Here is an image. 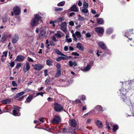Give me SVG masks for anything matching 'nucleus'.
Masks as SVG:
<instances>
[{
	"label": "nucleus",
	"mask_w": 134,
	"mask_h": 134,
	"mask_svg": "<svg viewBox=\"0 0 134 134\" xmlns=\"http://www.w3.org/2000/svg\"><path fill=\"white\" fill-rule=\"evenodd\" d=\"M61 71L57 70L56 73L55 75V77L56 78L59 77L61 75Z\"/></svg>",
	"instance_id": "29"
},
{
	"label": "nucleus",
	"mask_w": 134,
	"mask_h": 134,
	"mask_svg": "<svg viewBox=\"0 0 134 134\" xmlns=\"http://www.w3.org/2000/svg\"><path fill=\"white\" fill-rule=\"evenodd\" d=\"M82 12L85 13H87L88 12V10L87 8H84L82 9Z\"/></svg>",
	"instance_id": "42"
},
{
	"label": "nucleus",
	"mask_w": 134,
	"mask_h": 134,
	"mask_svg": "<svg viewBox=\"0 0 134 134\" xmlns=\"http://www.w3.org/2000/svg\"><path fill=\"white\" fill-rule=\"evenodd\" d=\"M96 124L97 126L99 128H102L103 126L102 122L99 120L97 121Z\"/></svg>",
	"instance_id": "23"
},
{
	"label": "nucleus",
	"mask_w": 134,
	"mask_h": 134,
	"mask_svg": "<svg viewBox=\"0 0 134 134\" xmlns=\"http://www.w3.org/2000/svg\"><path fill=\"white\" fill-rule=\"evenodd\" d=\"M88 6V3L84 2L83 3V7L84 8H87Z\"/></svg>",
	"instance_id": "39"
},
{
	"label": "nucleus",
	"mask_w": 134,
	"mask_h": 134,
	"mask_svg": "<svg viewBox=\"0 0 134 134\" xmlns=\"http://www.w3.org/2000/svg\"><path fill=\"white\" fill-rule=\"evenodd\" d=\"M3 22L4 23L6 22L8 20V17L6 16H3L2 17Z\"/></svg>",
	"instance_id": "31"
},
{
	"label": "nucleus",
	"mask_w": 134,
	"mask_h": 134,
	"mask_svg": "<svg viewBox=\"0 0 134 134\" xmlns=\"http://www.w3.org/2000/svg\"><path fill=\"white\" fill-rule=\"evenodd\" d=\"M71 11H73L78 12L79 11V8L77 7L76 5L75 4L72 5L70 8Z\"/></svg>",
	"instance_id": "15"
},
{
	"label": "nucleus",
	"mask_w": 134,
	"mask_h": 134,
	"mask_svg": "<svg viewBox=\"0 0 134 134\" xmlns=\"http://www.w3.org/2000/svg\"><path fill=\"white\" fill-rule=\"evenodd\" d=\"M54 109L55 111L57 112H60L64 110L65 111H66L63 109V106L57 102H55L54 104Z\"/></svg>",
	"instance_id": "2"
},
{
	"label": "nucleus",
	"mask_w": 134,
	"mask_h": 134,
	"mask_svg": "<svg viewBox=\"0 0 134 134\" xmlns=\"http://www.w3.org/2000/svg\"><path fill=\"white\" fill-rule=\"evenodd\" d=\"M67 59L68 58H67L63 56H60L57 58L56 59V60L57 61L59 62L62 60H67Z\"/></svg>",
	"instance_id": "24"
},
{
	"label": "nucleus",
	"mask_w": 134,
	"mask_h": 134,
	"mask_svg": "<svg viewBox=\"0 0 134 134\" xmlns=\"http://www.w3.org/2000/svg\"><path fill=\"white\" fill-rule=\"evenodd\" d=\"M50 78L49 77H48L46 80L45 81V83L46 84H48L51 81L49 80V79Z\"/></svg>",
	"instance_id": "46"
},
{
	"label": "nucleus",
	"mask_w": 134,
	"mask_h": 134,
	"mask_svg": "<svg viewBox=\"0 0 134 134\" xmlns=\"http://www.w3.org/2000/svg\"><path fill=\"white\" fill-rule=\"evenodd\" d=\"M25 58L22 55H19L17 56L15 61H18L19 62H23Z\"/></svg>",
	"instance_id": "12"
},
{
	"label": "nucleus",
	"mask_w": 134,
	"mask_h": 134,
	"mask_svg": "<svg viewBox=\"0 0 134 134\" xmlns=\"http://www.w3.org/2000/svg\"><path fill=\"white\" fill-rule=\"evenodd\" d=\"M34 69L37 71H40L43 67V66L40 64H36L35 65H32Z\"/></svg>",
	"instance_id": "8"
},
{
	"label": "nucleus",
	"mask_w": 134,
	"mask_h": 134,
	"mask_svg": "<svg viewBox=\"0 0 134 134\" xmlns=\"http://www.w3.org/2000/svg\"><path fill=\"white\" fill-rule=\"evenodd\" d=\"M72 55L78 56H79V54L77 52H72Z\"/></svg>",
	"instance_id": "54"
},
{
	"label": "nucleus",
	"mask_w": 134,
	"mask_h": 134,
	"mask_svg": "<svg viewBox=\"0 0 134 134\" xmlns=\"http://www.w3.org/2000/svg\"><path fill=\"white\" fill-rule=\"evenodd\" d=\"M121 98L126 104L129 106L132 105L131 101L128 97H126L125 95H122Z\"/></svg>",
	"instance_id": "4"
},
{
	"label": "nucleus",
	"mask_w": 134,
	"mask_h": 134,
	"mask_svg": "<svg viewBox=\"0 0 134 134\" xmlns=\"http://www.w3.org/2000/svg\"><path fill=\"white\" fill-rule=\"evenodd\" d=\"M19 39L18 36L17 34H15L13 36L12 39V41L13 44L17 42Z\"/></svg>",
	"instance_id": "14"
},
{
	"label": "nucleus",
	"mask_w": 134,
	"mask_h": 134,
	"mask_svg": "<svg viewBox=\"0 0 134 134\" xmlns=\"http://www.w3.org/2000/svg\"><path fill=\"white\" fill-rule=\"evenodd\" d=\"M28 60L29 62H34V60L31 58H30V57H28Z\"/></svg>",
	"instance_id": "62"
},
{
	"label": "nucleus",
	"mask_w": 134,
	"mask_h": 134,
	"mask_svg": "<svg viewBox=\"0 0 134 134\" xmlns=\"http://www.w3.org/2000/svg\"><path fill=\"white\" fill-rule=\"evenodd\" d=\"M68 49V47L66 46L64 47V50L65 51H67Z\"/></svg>",
	"instance_id": "64"
},
{
	"label": "nucleus",
	"mask_w": 134,
	"mask_h": 134,
	"mask_svg": "<svg viewBox=\"0 0 134 134\" xmlns=\"http://www.w3.org/2000/svg\"><path fill=\"white\" fill-rule=\"evenodd\" d=\"M66 22H62L61 25V29L64 32L66 31Z\"/></svg>",
	"instance_id": "13"
},
{
	"label": "nucleus",
	"mask_w": 134,
	"mask_h": 134,
	"mask_svg": "<svg viewBox=\"0 0 134 134\" xmlns=\"http://www.w3.org/2000/svg\"><path fill=\"white\" fill-rule=\"evenodd\" d=\"M65 3L64 1L61 2L58 4L57 5L59 7L63 6L65 4Z\"/></svg>",
	"instance_id": "34"
},
{
	"label": "nucleus",
	"mask_w": 134,
	"mask_h": 134,
	"mask_svg": "<svg viewBox=\"0 0 134 134\" xmlns=\"http://www.w3.org/2000/svg\"><path fill=\"white\" fill-rule=\"evenodd\" d=\"M70 124L72 126L74 127L76 125V122L75 119H72L70 120Z\"/></svg>",
	"instance_id": "21"
},
{
	"label": "nucleus",
	"mask_w": 134,
	"mask_h": 134,
	"mask_svg": "<svg viewBox=\"0 0 134 134\" xmlns=\"http://www.w3.org/2000/svg\"><path fill=\"white\" fill-rule=\"evenodd\" d=\"M98 44L99 47L101 49L104 50H106L107 49V46L103 42H98Z\"/></svg>",
	"instance_id": "10"
},
{
	"label": "nucleus",
	"mask_w": 134,
	"mask_h": 134,
	"mask_svg": "<svg viewBox=\"0 0 134 134\" xmlns=\"http://www.w3.org/2000/svg\"><path fill=\"white\" fill-rule=\"evenodd\" d=\"M86 37H90L91 36V35L90 33H87L86 34Z\"/></svg>",
	"instance_id": "59"
},
{
	"label": "nucleus",
	"mask_w": 134,
	"mask_h": 134,
	"mask_svg": "<svg viewBox=\"0 0 134 134\" xmlns=\"http://www.w3.org/2000/svg\"><path fill=\"white\" fill-rule=\"evenodd\" d=\"M13 12L15 15H18L20 13V9L18 6H15L13 8Z\"/></svg>",
	"instance_id": "9"
},
{
	"label": "nucleus",
	"mask_w": 134,
	"mask_h": 134,
	"mask_svg": "<svg viewBox=\"0 0 134 134\" xmlns=\"http://www.w3.org/2000/svg\"><path fill=\"white\" fill-rule=\"evenodd\" d=\"M61 121V117L58 116H55L53 118L51 123L54 124H59Z\"/></svg>",
	"instance_id": "6"
},
{
	"label": "nucleus",
	"mask_w": 134,
	"mask_h": 134,
	"mask_svg": "<svg viewBox=\"0 0 134 134\" xmlns=\"http://www.w3.org/2000/svg\"><path fill=\"white\" fill-rule=\"evenodd\" d=\"M75 103L77 104L80 105V103H81V100L79 99H76L74 101Z\"/></svg>",
	"instance_id": "32"
},
{
	"label": "nucleus",
	"mask_w": 134,
	"mask_h": 134,
	"mask_svg": "<svg viewBox=\"0 0 134 134\" xmlns=\"http://www.w3.org/2000/svg\"><path fill=\"white\" fill-rule=\"evenodd\" d=\"M33 98V97L32 95H29L27 98L26 99V100L25 101V103H26L27 102L28 103L30 102L32 99Z\"/></svg>",
	"instance_id": "25"
},
{
	"label": "nucleus",
	"mask_w": 134,
	"mask_h": 134,
	"mask_svg": "<svg viewBox=\"0 0 134 134\" xmlns=\"http://www.w3.org/2000/svg\"><path fill=\"white\" fill-rule=\"evenodd\" d=\"M55 35L57 38H60L62 36L59 33H56L55 34Z\"/></svg>",
	"instance_id": "48"
},
{
	"label": "nucleus",
	"mask_w": 134,
	"mask_h": 134,
	"mask_svg": "<svg viewBox=\"0 0 134 134\" xmlns=\"http://www.w3.org/2000/svg\"><path fill=\"white\" fill-rule=\"evenodd\" d=\"M119 129L118 126L116 125H114L113 126V130L114 132H116V130Z\"/></svg>",
	"instance_id": "30"
},
{
	"label": "nucleus",
	"mask_w": 134,
	"mask_h": 134,
	"mask_svg": "<svg viewBox=\"0 0 134 134\" xmlns=\"http://www.w3.org/2000/svg\"><path fill=\"white\" fill-rule=\"evenodd\" d=\"M52 39L55 42H57L58 41V39H56V37L55 36H53Z\"/></svg>",
	"instance_id": "63"
},
{
	"label": "nucleus",
	"mask_w": 134,
	"mask_h": 134,
	"mask_svg": "<svg viewBox=\"0 0 134 134\" xmlns=\"http://www.w3.org/2000/svg\"><path fill=\"white\" fill-rule=\"evenodd\" d=\"M91 68L90 65H88L87 66L84 68V69L85 71H87L89 70Z\"/></svg>",
	"instance_id": "33"
},
{
	"label": "nucleus",
	"mask_w": 134,
	"mask_h": 134,
	"mask_svg": "<svg viewBox=\"0 0 134 134\" xmlns=\"http://www.w3.org/2000/svg\"><path fill=\"white\" fill-rule=\"evenodd\" d=\"M44 93L43 92H38L37 93L36 96H38L39 95H41L42 97L43 96V94Z\"/></svg>",
	"instance_id": "50"
},
{
	"label": "nucleus",
	"mask_w": 134,
	"mask_h": 134,
	"mask_svg": "<svg viewBox=\"0 0 134 134\" xmlns=\"http://www.w3.org/2000/svg\"><path fill=\"white\" fill-rule=\"evenodd\" d=\"M26 67L25 68L24 67L23 69L24 71L25 72H26L28 71L30 68L29 63V62H26Z\"/></svg>",
	"instance_id": "19"
},
{
	"label": "nucleus",
	"mask_w": 134,
	"mask_h": 134,
	"mask_svg": "<svg viewBox=\"0 0 134 134\" xmlns=\"http://www.w3.org/2000/svg\"><path fill=\"white\" fill-rule=\"evenodd\" d=\"M106 128L108 130H109L111 129V127L109 126V124L108 123H107L106 124Z\"/></svg>",
	"instance_id": "51"
},
{
	"label": "nucleus",
	"mask_w": 134,
	"mask_h": 134,
	"mask_svg": "<svg viewBox=\"0 0 134 134\" xmlns=\"http://www.w3.org/2000/svg\"><path fill=\"white\" fill-rule=\"evenodd\" d=\"M54 51L56 54L59 55L66 56V55L57 49H54Z\"/></svg>",
	"instance_id": "18"
},
{
	"label": "nucleus",
	"mask_w": 134,
	"mask_h": 134,
	"mask_svg": "<svg viewBox=\"0 0 134 134\" xmlns=\"http://www.w3.org/2000/svg\"><path fill=\"white\" fill-rule=\"evenodd\" d=\"M72 36L73 38H74V40H75L76 42L77 41V39L76 37V36L74 34H73L72 35Z\"/></svg>",
	"instance_id": "49"
},
{
	"label": "nucleus",
	"mask_w": 134,
	"mask_h": 134,
	"mask_svg": "<svg viewBox=\"0 0 134 134\" xmlns=\"http://www.w3.org/2000/svg\"><path fill=\"white\" fill-rule=\"evenodd\" d=\"M20 108L18 107V108H15L12 111L13 115L15 116H20L21 113L19 111L20 110L19 109Z\"/></svg>",
	"instance_id": "7"
},
{
	"label": "nucleus",
	"mask_w": 134,
	"mask_h": 134,
	"mask_svg": "<svg viewBox=\"0 0 134 134\" xmlns=\"http://www.w3.org/2000/svg\"><path fill=\"white\" fill-rule=\"evenodd\" d=\"M69 66L70 67L72 66L73 65V63L71 61H70L69 62Z\"/></svg>",
	"instance_id": "52"
},
{
	"label": "nucleus",
	"mask_w": 134,
	"mask_h": 134,
	"mask_svg": "<svg viewBox=\"0 0 134 134\" xmlns=\"http://www.w3.org/2000/svg\"><path fill=\"white\" fill-rule=\"evenodd\" d=\"M75 34H76V35L78 38H80L81 37V35L80 32L77 31L76 32Z\"/></svg>",
	"instance_id": "38"
},
{
	"label": "nucleus",
	"mask_w": 134,
	"mask_h": 134,
	"mask_svg": "<svg viewBox=\"0 0 134 134\" xmlns=\"http://www.w3.org/2000/svg\"><path fill=\"white\" fill-rule=\"evenodd\" d=\"M22 65V64L21 63H18L17 64V65L15 67V69H19V68Z\"/></svg>",
	"instance_id": "35"
},
{
	"label": "nucleus",
	"mask_w": 134,
	"mask_h": 134,
	"mask_svg": "<svg viewBox=\"0 0 134 134\" xmlns=\"http://www.w3.org/2000/svg\"><path fill=\"white\" fill-rule=\"evenodd\" d=\"M84 19V18L82 17H81L78 18L79 20L81 21H83Z\"/></svg>",
	"instance_id": "60"
},
{
	"label": "nucleus",
	"mask_w": 134,
	"mask_h": 134,
	"mask_svg": "<svg viewBox=\"0 0 134 134\" xmlns=\"http://www.w3.org/2000/svg\"><path fill=\"white\" fill-rule=\"evenodd\" d=\"M44 76H47L48 75V74L47 70L46 69L44 70Z\"/></svg>",
	"instance_id": "53"
},
{
	"label": "nucleus",
	"mask_w": 134,
	"mask_h": 134,
	"mask_svg": "<svg viewBox=\"0 0 134 134\" xmlns=\"http://www.w3.org/2000/svg\"><path fill=\"white\" fill-rule=\"evenodd\" d=\"M77 48L81 51H83L84 50L83 47L81 44L80 43H78L76 46Z\"/></svg>",
	"instance_id": "22"
},
{
	"label": "nucleus",
	"mask_w": 134,
	"mask_h": 134,
	"mask_svg": "<svg viewBox=\"0 0 134 134\" xmlns=\"http://www.w3.org/2000/svg\"><path fill=\"white\" fill-rule=\"evenodd\" d=\"M53 61L51 59H48L46 60V64L49 66H51L52 64Z\"/></svg>",
	"instance_id": "27"
},
{
	"label": "nucleus",
	"mask_w": 134,
	"mask_h": 134,
	"mask_svg": "<svg viewBox=\"0 0 134 134\" xmlns=\"http://www.w3.org/2000/svg\"><path fill=\"white\" fill-rule=\"evenodd\" d=\"M133 29H132L127 30L125 33V36L130 40H132V38L134 36L133 33Z\"/></svg>",
	"instance_id": "3"
},
{
	"label": "nucleus",
	"mask_w": 134,
	"mask_h": 134,
	"mask_svg": "<svg viewBox=\"0 0 134 134\" xmlns=\"http://www.w3.org/2000/svg\"><path fill=\"white\" fill-rule=\"evenodd\" d=\"M121 98L126 104L129 106L132 105L131 101L128 97H126L125 95H122Z\"/></svg>",
	"instance_id": "5"
},
{
	"label": "nucleus",
	"mask_w": 134,
	"mask_h": 134,
	"mask_svg": "<svg viewBox=\"0 0 134 134\" xmlns=\"http://www.w3.org/2000/svg\"><path fill=\"white\" fill-rule=\"evenodd\" d=\"M96 108L98 111H100L102 110V107L100 105H98L96 107Z\"/></svg>",
	"instance_id": "40"
},
{
	"label": "nucleus",
	"mask_w": 134,
	"mask_h": 134,
	"mask_svg": "<svg viewBox=\"0 0 134 134\" xmlns=\"http://www.w3.org/2000/svg\"><path fill=\"white\" fill-rule=\"evenodd\" d=\"M46 32L45 30L42 29L40 31V34L39 35V37L40 38H42L43 37L46 36Z\"/></svg>",
	"instance_id": "11"
},
{
	"label": "nucleus",
	"mask_w": 134,
	"mask_h": 134,
	"mask_svg": "<svg viewBox=\"0 0 134 134\" xmlns=\"http://www.w3.org/2000/svg\"><path fill=\"white\" fill-rule=\"evenodd\" d=\"M11 102V100L9 99H7L3 100L2 101V103L3 104H9Z\"/></svg>",
	"instance_id": "26"
},
{
	"label": "nucleus",
	"mask_w": 134,
	"mask_h": 134,
	"mask_svg": "<svg viewBox=\"0 0 134 134\" xmlns=\"http://www.w3.org/2000/svg\"><path fill=\"white\" fill-rule=\"evenodd\" d=\"M120 94H121V96L122 95H126V94L127 93V91L126 89L123 87H122L120 90Z\"/></svg>",
	"instance_id": "17"
},
{
	"label": "nucleus",
	"mask_w": 134,
	"mask_h": 134,
	"mask_svg": "<svg viewBox=\"0 0 134 134\" xmlns=\"http://www.w3.org/2000/svg\"><path fill=\"white\" fill-rule=\"evenodd\" d=\"M25 93V92L24 91H22L18 93H17L15 96H14L13 98L14 99H15L16 98L20 97L22 95H23Z\"/></svg>",
	"instance_id": "20"
},
{
	"label": "nucleus",
	"mask_w": 134,
	"mask_h": 134,
	"mask_svg": "<svg viewBox=\"0 0 134 134\" xmlns=\"http://www.w3.org/2000/svg\"><path fill=\"white\" fill-rule=\"evenodd\" d=\"M69 24L71 26H74V22L72 21H70L69 22Z\"/></svg>",
	"instance_id": "61"
},
{
	"label": "nucleus",
	"mask_w": 134,
	"mask_h": 134,
	"mask_svg": "<svg viewBox=\"0 0 134 134\" xmlns=\"http://www.w3.org/2000/svg\"><path fill=\"white\" fill-rule=\"evenodd\" d=\"M25 97L24 96H22L21 97L19 98V99L18 100L19 101H22V99H23Z\"/></svg>",
	"instance_id": "56"
},
{
	"label": "nucleus",
	"mask_w": 134,
	"mask_h": 134,
	"mask_svg": "<svg viewBox=\"0 0 134 134\" xmlns=\"http://www.w3.org/2000/svg\"><path fill=\"white\" fill-rule=\"evenodd\" d=\"M58 23L57 19L55 20L54 21L52 20L51 21L49 22L50 24H52V23Z\"/></svg>",
	"instance_id": "44"
},
{
	"label": "nucleus",
	"mask_w": 134,
	"mask_h": 134,
	"mask_svg": "<svg viewBox=\"0 0 134 134\" xmlns=\"http://www.w3.org/2000/svg\"><path fill=\"white\" fill-rule=\"evenodd\" d=\"M77 4L79 6L81 7L82 5V3L81 2V1H79Z\"/></svg>",
	"instance_id": "58"
},
{
	"label": "nucleus",
	"mask_w": 134,
	"mask_h": 134,
	"mask_svg": "<svg viewBox=\"0 0 134 134\" xmlns=\"http://www.w3.org/2000/svg\"><path fill=\"white\" fill-rule=\"evenodd\" d=\"M112 32V30L110 29H108L106 31V33L107 34H109Z\"/></svg>",
	"instance_id": "41"
},
{
	"label": "nucleus",
	"mask_w": 134,
	"mask_h": 134,
	"mask_svg": "<svg viewBox=\"0 0 134 134\" xmlns=\"http://www.w3.org/2000/svg\"><path fill=\"white\" fill-rule=\"evenodd\" d=\"M56 67L57 68V70L61 71V65L60 64L58 63L56 65Z\"/></svg>",
	"instance_id": "37"
},
{
	"label": "nucleus",
	"mask_w": 134,
	"mask_h": 134,
	"mask_svg": "<svg viewBox=\"0 0 134 134\" xmlns=\"http://www.w3.org/2000/svg\"><path fill=\"white\" fill-rule=\"evenodd\" d=\"M12 85L14 87L17 86V85L16 82L15 81H13L12 82Z\"/></svg>",
	"instance_id": "47"
},
{
	"label": "nucleus",
	"mask_w": 134,
	"mask_h": 134,
	"mask_svg": "<svg viewBox=\"0 0 134 134\" xmlns=\"http://www.w3.org/2000/svg\"><path fill=\"white\" fill-rule=\"evenodd\" d=\"M95 31L96 32L98 33H100L102 34H103L104 32V30L103 29H102L101 27H98L95 28Z\"/></svg>",
	"instance_id": "16"
},
{
	"label": "nucleus",
	"mask_w": 134,
	"mask_h": 134,
	"mask_svg": "<svg viewBox=\"0 0 134 134\" xmlns=\"http://www.w3.org/2000/svg\"><path fill=\"white\" fill-rule=\"evenodd\" d=\"M10 64V66L11 67H13L14 66V65H15V63L13 62H11Z\"/></svg>",
	"instance_id": "57"
},
{
	"label": "nucleus",
	"mask_w": 134,
	"mask_h": 134,
	"mask_svg": "<svg viewBox=\"0 0 134 134\" xmlns=\"http://www.w3.org/2000/svg\"><path fill=\"white\" fill-rule=\"evenodd\" d=\"M42 17L38 14L34 15V17L31 20L30 24L32 27L36 26L39 24V22Z\"/></svg>",
	"instance_id": "1"
},
{
	"label": "nucleus",
	"mask_w": 134,
	"mask_h": 134,
	"mask_svg": "<svg viewBox=\"0 0 134 134\" xmlns=\"http://www.w3.org/2000/svg\"><path fill=\"white\" fill-rule=\"evenodd\" d=\"M58 23L61 22L64 20V19L63 18H59L57 19Z\"/></svg>",
	"instance_id": "45"
},
{
	"label": "nucleus",
	"mask_w": 134,
	"mask_h": 134,
	"mask_svg": "<svg viewBox=\"0 0 134 134\" xmlns=\"http://www.w3.org/2000/svg\"><path fill=\"white\" fill-rule=\"evenodd\" d=\"M6 40V37L4 36H2L1 38V41L2 42H4Z\"/></svg>",
	"instance_id": "55"
},
{
	"label": "nucleus",
	"mask_w": 134,
	"mask_h": 134,
	"mask_svg": "<svg viewBox=\"0 0 134 134\" xmlns=\"http://www.w3.org/2000/svg\"><path fill=\"white\" fill-rule=\"evenodd\" d=\"M55 11L56 12L61 11L63 10L62 8H59L57 7H55Z\"/></svg>",
	"instance_id": "36"
},
{
	"label": "nucleus",
	"mask_w": 134,
	"mask_h": 134,
	"mask_svg": "<svg viewBox=\"0 0 134 134\" xmlns=\"http://www.w3.org/2000/svg\"><path fill=\"white\" fill-rule=\"evenodd\" d=\"M97 23L99 24H103L104 23V21L102 18H99L97 21Z\"/></svg>",
	"instance_id": "28"
},
{
	"label": "nucleus",
	"mask_w": 134,
	"mask_h": 134,
	"mask_svg": "<svg viewBox=\"0 0 134 134\" xmlns=\"http://www.w3.org/2000/svg\"><path fill=\"white\" fill-rule=\"evenodd\" d=\"M80 99L82 101H84L86 99V98L85 96L84 95H82L80 97Z\"/></svg>",
	"instance_id": "43"
}]
</instances>
